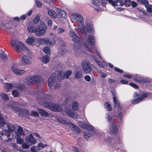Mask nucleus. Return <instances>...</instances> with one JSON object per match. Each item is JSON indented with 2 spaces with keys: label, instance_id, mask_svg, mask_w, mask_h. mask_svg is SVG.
I'll return each instance as SVG.
<instances>
[{
  "label": "nucleus",
  "instance_id": "nucleus-1",
  "mask_svg": "<svg viewBox=\"0 0 152 152\" xmlns=\"http://www.w3.org/2000/svg\"><path fill=\"white\" fill-rule=\"evenodd\" d=\"M7 127L8 130L7 129H3L2 132H1L0 134L2 136L1 139L6 144L11 145L14 142V138L10 137V132H12L14 131L16 128V126L12 124L8 123L7 124Z\"/></svg>",
  "mask_w": 152,
  "mask_h": 152
},
{
  "label": "nucleus",
  "instance_id": "nucleus-2",
  "mask_svg": "<svg viewBox=\"0 0 152 152\" xmlns=\"http://www.w3.org/2000/svg\"><path fill=\"white\" fill-rule=\"evenodd\" d=\"M42 96L41 99H38V100L40 104H43L44 106L48 107L51 110L55 111H60L62 109L61 106L58 105L54 104H50L46 102L45 101H47L48 95L45 94L44 93H42Z\"/></svg>",
  "mask_w": 152,
  "mask_h": 152
},
{
  "label": "nucleus",
  "instance_id": "nucleus-3",
  "mask_svg": "<svg viewBox=\"0 0 152 152\" xmlns=\"http://www.w3.org/2000/svg\"><path fill=\"white\" fill-rule=\"evenodd\" d=\"M28 55H24L21 58L22 62L25 65H29L32 63V54L31 51L27 48H24V51Z\"/></svg>",
  "mask_w": 152,
  "mask_h": 152
},
{
  "label": "nucleus",
  "instance_id": "nucleus-4",
  "mask_svg": "<svg viewBox=\"0 0 152 152\" xmlns=\"http://www.w3.org/2000/svg\"><path fill=\"white\" fill-rule=\"evenodd\" d=\"M87 28L85 26H83L82 28L79 27V26H77L76 27V29L77 31L80 33L85 34L86 31L93 33L94 31L93 27L91 24L86 23Z\"/></svg>",
  "mask_w": 152,
  "mask_h": 152
},
{
  "label": "nucleus",
  "instance_id": "nucleus-5",
  "mask_svg": "<svg viewBox=\"0 0 152 152\" xmlns=\"http://www.w3.org/2000/svg\"><path fill=\"white\" fill-rule=\"evenodd\" d=\"M12 48H14L17 52H20L21 50L24 51V48H27L23 43L17 40H12L10 42Z\"/></svg>",
  "mask_w": 152,
  "mask_h": 152
},
{
  "label": "nucleus",
  "instance_id": "nucleus-6",
  "mask_svg": "<svg viewBox=\"0 0 152 152\" xmlns=\"http://www.w3.org/2000/svg\"><path fill=\"white\" fill-rule=\"evenodd\" d=\"M71 20L73 23H80L82 25L83 21V16L78 13L72 14L70 16Z\"/></svg>",
  "mask_w": 152,
  "mask_h": 152
},
{
  "label": "nucleus",
  "instance_id": "nucleus-7",
  "mask_svg": "<svg viewBox=\"0 0 152 152\" xmlns=\"http://www.w3.org/2000/svg\"><path fill=\"white\" fill-rule=\"evenodd\" d=\"M11 69L12 72L17 75H22L26 72V71L24 70L19 69L17 67V64L16 63L13 62L12 64Z\"/></svg>",
  "mask_w": 152,
  "mask_h": 152
},
{
  "label": "nucleus",
  "instance_id": "nucleus-8",
  "mask_svg": "<svg viewBox=\"0 0 152 152\" xmlns=\"http://www.w3.org/2000/svg\"><path fill=\"white\" fill-rule=\"evenodd\" d=\"M82 66L83 72L88 74L90 72L91 70V64L87 60L83 61L82 62Z\"/></svg>",
  "mask_w": 152,
  "mask_h": 152
},
{
  "label": "nucleus",
  "instance_id": "nucleus-9",
  "mask_svg": "<svg viewBox=\"0 0 152 152\" xmlns=\"http://www.w3.org/2000/svg\"><path fill=\"white\" fill-rule=\"evenodd\" d=\"M109 132L115 136L118 135L119 130L117 126L113 122L111 123L108 126Z\"/></svg>",
  "mask_w": 152,
  "mask_h": 152
},
{
  "label": "nucleus",
  "instance_id": "nucleus-10",
  "mask_svg": "<svg viewBox=\"0 0 152 152\" xmlns=\"http://www.w3.org/2000/svg\"><path fill=\"white\" fill-rule=\"evenodd\" d=\"M8 107L13 110L16 113L18 114L21 117H22L26 113V110L15 107L12 103H10L8 105Z\"/></svg>",
  "mask_w": 152,
  "mask_h": 152
},
{
  "label": "nucleus",
  "instance_id": "nucleus-11",
  "mask_svg": "<svg viewBox=\"0 0 152 152\" xmlns=\"http://www.w3.org/2000/svg\"><path fill=\"white\" fill-rule=\"evenodd\" d=\"M46 29L47 28L45 24L43 23H42L41 25L37 28L36 35L38 36L44 35Z\"/></svg>",
  "mask_w": 152,
  "mask_h": 152
},
{
  "label": "nucleus",
  "instance_id": "nucleus-12",
  "mask_svg": "<svg viewBox=\"0 0 152 152\" xmlns=\"http://www.w3.org/2000/svg\"><path fill=\"white\" fill-rule=\"evenodd\" d=\"M69 35V37L72 38V41L74 42L75 43H79L80 40V38L73 30H70Z\"/></svg>",
  "mask_w": 152,
  "mask_h": 152
},
{
  "label": "nucleus",
  "instance_id": "nucleus-13",
  "mask_svg": "<svg viewBox=\"0 0 152 152\" xmlns=\"http://www.w3.org/2000/svg\"><path fill=\"white\" fill-rule=\"evenodd\" d=\"M72 71L67 70L64 73L61 71L58 72L57 77L59 79H63L64 78H68L69 76L71 74Z\"/></svg>",
  "mask_w": 152,
  "mask_h": 152
},
{
  "label": "nucleus",
  "instance_id": "nucleus-14",
  "mask_svg": "<svg viewBox=\"0 0 152 152\" xmlns=\"http://www.w3.org/2000/svg\"><path fill=\"white\" fill-rule=\"evenodd\" d=\"M74 77L76 79H79L82 77L83 73L80 68L78 67L75 68L73 71Z\"/></svg>",
  "mask_w": 152,
  "mask_h": 152
},
{
  "label": "nucleus",
  "instance_id": "nucleus-15",
  "mask_svg": "<svg viewBox=\"0 0 152 152\" xmlns=\"http://www.w3.org/2000/svg\"><path fill=\"white\" fill-rule=\"evenodd\" d=\"M58 121H59V122L62 123V124H66V121L63 120L61 118H59L58 119ZM67 124H68V125L71 128H73L74 129L75 131H76L77 133H79L80 132V129L78 128L73 123H71V122H69L68 123H67Z\"/></svg>",
  "mask_w": 152,
  "mask_h": 152
},
{
  "label": "nucleus",
  "instance_id": "nucleus-16",
  "mask_svg": "<svg viewBox=\"0 0 152 152\" xmlns=\"http://www.w3.org/2000/svg\"><path fill=\"white\" fill-rule=\"evenodd\" d=\"M65 112L69 116L73 118L76 119L78 117L77 113L75 112L72 111L71 109H66Z\"/></svg>",
  "mask_w": 152,
  "mask_h": 152
},
{
  "label": "nucleus",
  "instance_id": "nucleus-17",
  "mask_svg": "<svg viewBox=\"0 0 152 152\" xmlns=\"http://www.w3.org/2000/svg\"><path fill=\"white\" fill-rule=\"evenodd\" d=\"M26 142L27 143H31V144H34L36 142L37 140L34 138L32 134H30L29 135L27 136L25 139Z\"/></svg>",
  "mask_w": 152,
  "mask_h": 152
},
{
  "label": "nucleus",
  "instance_id": "nucleus-18",
  "mask_svg": "<svg viewBox=\"0 0 152 152\" xmlns=\"http://www.w3.org/2000/svg\"><path fill=\"white\" fill-rule=\"evenodd\" d=\"M56 76L55 74H52L49 78L48 81V85L49 87L53 86L56 80Z\"/></svg>",
  "mask_w": 152,
  "mask_h": 152
},
{
  "label": "nucleus",
  "instance_id": "nucleus-19",
  "mask_svg": "<svg viewBox=\"0 0 152 152\" xmlns=\"http://www.w3.org/2000/svg\"><path fill=\"white\" fill-rule=\"evenodd\" d=\"M15 83H6L4 84V88L5 91L7 92H8L10 91V89L12 88H15Z\"/></svg>",
  "mask_w": 152,
  "mask_h": 152
},
{
  "label": "nucleus",
  "instance_id": "nucleus-20",
  "mask_svg": "<svg viewBox=\"0 0 152 152\" xmlns=\"http://www.w3.org/2000/svg\"><path fill=\"white\" fill-rule=\"evenodd\" d=\"M26 43L28 45L34 46L36 44V41L35 38L33 37H28L26 41Z\"/></svg>",
  "mask_w": 152,
  "mask_h": 152
},
{
  "label": "nucleus",
  "instance_id": "nucleus-21",
  "mask_svg": "<svg viewBox=\"0 0 152 152\" xmlns=\"http://www.w3.org/2000/svg\"><path fill=\"white\" fill-rule=\"evenodd\" d=\"M114 102V107L115 109L117 110H121L120 106V103L118 99L114 96L113 98Z\"/></svg>",
  "mask_w": 152,
  "mask_h": 152
},
{
  "label": "nucleus",
  "instance_id": "nucleus-22",
  "mask_svg": "<svg viewBox=\"0 0 152 152\" xmlns=\"http://www.w3.org/2000/svg\"><path fill=\"white\" fill-rule=\"evenodd\" d=\"M56 11L59 16L62 18H65L66 16V14L65 11L61 8H56Z\"/></svg>",
  "mask_w": 152,
  "mask_h": 152
},
{
  "label": "nucleus",
  "instance_id": "nucleus-23",
  "mask_svg": "<svg viewBox=\"0 0 152 152\" xmlns=\"http://www.w3.org/2000/svg\"><path fill=\"white\" fill-rule=\"evenodd\" d=\"M15 134L17 137H20L21 136L25 135L22 128L19 126H18L17 131L15 132Z\"/></svg>",
  "mask_w": 152,
  "mask_h": 152
},
{
  "label": "nucleus",
  "instance_id": "nucleus-24",
  "mask_svg": "<svg viewBox=\"0 0 152 152\" xmlns=\"http://www.w3.org/2000/svg\"><path fill=\"white\" fill-rule=\"evenodd\" d=\"M9 55L7 54L4 51H3L0 53V58L2 60L5 62L9 59Z\"/></svg>",
  "mask_w": 152,
  "mask_h": 152
},
{
  "label": "nucleus",
  "instance_id": "nucleus-25",
  "mask_svg": "<svg viewBox=\"0 0 152 152\" xmlns=\"http://www.w3.org/2000/svg\"><path fill=\"white\" fill-rule=\"evenodd\" d=\"M84 137L86 140H89L93 138V135L88 131H85L84 132Z\"/></svg>",
  "mask_w": 152,
  "mask_h": 152
},
{
  "label": "nucleus",
  "instance_id": "nucleus-26",
  "mask_svg": "<svg viewBox=\"0 0 152 152\" xmlns=\"http://www.w3.org/2000/svg\"><path fill=\"white\" fill-rule=\"evenodd\" d=\"M88 43L91 45H94L95 44V39L94 37L92 34L89 35L88 38Z\"/></svg>",
  "mask_w": 152,
  "mask_h": 152
},
{
  "label": "nucleus",
  "instance_id": "nucleus-27",
  "mask_svg": "<svg viewBox=\"0 0 152 152\" xmlns=\"http://www.w3.org/2000/svg\"><path fill=\"white\" fill-rule=\"evenodd\" d=\"M53 30H56L57 33L59 34H62L65 31L64 29L56 26H54Z\"/></svg>",
  "mask_w": 152,
  "mask_h": 152
},
{
  "label": "nucleus",
  "instance_id": "nucleus-28",
  "mask_svg": "<svg viewBox=\"0 0 152 152\" xmlns=\"http://www.w3.org/2000/svg\"><path fill=\"white\" fill-rule=\"evenodd\" d=\"M25 86L24 84L19 83L15 85V88H17L20 90H22L24 89Z\"/></svg>",
  "mask_w": 152,
  "mask_h": 152
},
{
  "label": "nucleus",
  "instance_id": "nucleus-29",
  "mask_svg": "<svg viewBox=\"0 0 152 152\" xmlns=\"http://www.w3.org/2000/svg\"><path fill=\"white\" fill-rule=\"evenodd\" d=\"M33 81L32 77H29L25 79L24 83L26 85H30L33 83Z\"/></svg>",
  "mask_w": 152,
  "mask_h": 152
},
{
  "label": "nucleus",
  "instance_id": "nucleus-30",
  "mask_svg": "<svg viewBox=\"0 0 152 152\" xmlns=\"http://www.w3.org/2000/svg\"><path fill=\"white\" fill-rule=\"evenodd\" d=\"M37 28L33 26H30L28 27L27 30L30 33H35V34Z\"/></svg>",
  "mask_w": 152,
  "mask_h": 152
},
{
  "label": "nucleus",
  "instance_id": "nucleus-31",
  "mask_svg": "<svg viewBox=\"0 0 152 152\" xmlns=\"http://www.w3.org/2000/svg\"><path fill=\"white\" fill-rule=\"evenodd\" d=\"M48 13L50 16L53 18H56L57 17V15L56 12L52 10H49L48 11Z\"/></svg>",
  "mask_w": 152,
  "mask_h": 152
},
{
  "label": "nucleus",
  "instance_id": "nucleus-32",
  "mask_svg": "<svg viewBox=\"0 0 152 152\" xmlns=\"http://www.w3.org/2000/svg\"><path fill=\"white\" fill-rule=\"evenodd\" d=\"M39 113L41 115L44 116H49V114L44 110L39 108L37 110Z\"/></svg>",
  "mask_w": 152,
  "mask_h": 152
},
{
  "label": "nucleus",
  "instance_id": "nucleus-33",
  "mask_svg": "<svg viewBox=\"0 0 152 152\" xmlns=\"http://www.w3.org/2000/svg\"><path fill=\"white\" fill-rule=\"evenodd\" d=\"M41 61L45 64L47 63L49 61L50 58L48 55H46L40 58Z\"/></svg>",
  "mask_w": 152,
  "mask_h": 152
},
{
  "label": "nucleus",
  "instance_id": "nucleus-34",
  "mask_svg": "<svg viewBox=\"0 0 152 152\" xmlns=\"http://www.w3.org/2000/svg\"><path fill=\"white\" fill-rule=\"evenodd\" d=\"M5 123L6 121L4 119L2 114L0 112V128L3 126Z\"/></svg>",
  "mask_w": 152,
  "mask_h": 152
},
{
  "label": "nucleus",
  "instance_id": "nucleus-35",
  "mask_svg": "<svg viewBox=\"0 0 152 152\" xmlns=\"http://www.w3.org/2000/svg\"><path fill=\"white\" fill-rule=\"evenodd\" d=\"M32 80H33V83H38L41 80V78L40 77L37 75L32 76Z\"/></svg>",
  "mask_w": 152,
  "mask_h": 152
},
{
  "label": "nucleus",
  "instance_id": "nucleus-36",
  "mask_svg": "<svg viewBox=\"0 0 152 152\" xmlns=\"http://www.w3.org/2000/svg\"><path fill=\"white\" fill-rule=\"evenodd\" d=\"M47 45H53L55 44L56 41L53 39H48Z\"/></svg>",
  "mask_w": 152,
  "mask_h": 152
},
{
  "label": "nucleus",
  "instance_id": "nucleus-37",
  "mask_svg": "<svg viewBox=\"0 0 152 152\" xmlns=\"http://www.w3.org/2000/svg\"><path fill=\"white\" fill-rule=\"evenodd\" d=\"M39 43L47 45L48 41V38H39L38 39Z\"/></svg>",
  "mask_w": 152,
  "mask_h": 152
},
{
  "label": "nucleus",
  "instance_id": "nucleus-38",
  "mask_svg": "<svg viewBox=\"0 0 152 152\" xmlns=\"http://www.w3.org/2000/svg\"><path fill=\"white\" fill-rule=\"evenodd\" d=\"M1 97L4 101H7L9 99V97L7 94L4 93H1L0 95Z\"/></svg>",
  "mask_w": 152,
  "mask_h": 152
},
{
  "label": "nucleus",
  "instance_id": "nucleus-39",
  "mask_svg": "<svg viewBox=\"0 0 152 152\" xmlns=\"http://www.w3.org/2000/svg\"><path fill=\"white\" fill-rule=\"evenodd\" d=\"M137 1L139 4L145 5V7L149 4V2L147 0H137Z\"/></svg>",
  "mask_w": 152,
  "mask_h": 152
},
{
  "label": "nucleus",
  "instance_id": "nucleus-40",
  "mask_svg": "<svg viewBox=\"0 0 152 152\" xmlns=\"http://www.w3.org/2000/svg\"><path fill=\"white\" fill-rule=\"evenodd\" d=\"M142 77L140 75H137L136 77L134 78V80L139 83H141L142 82Z\"/></svg>",
  "mask_w": 152,
  "mask_h": 152
},
{
  "label": "nucleus",
  "instance_id": "nucleus-41",
  "mask_svg": "<svg viewBox=\"0 0 152 152\" xmlns=\"http://www.w3.org/2000/svg\"><path fill=\"white\" fill-rule=\"evenodd\" d=\"M104 106L108 111H111L112 109L111 105L108 102H106L104 104Z\"/></svg>",
  "mask_w": 152,
  "mask_h": 152
},
{
  "label": "nucleus",
  "instance_id": "nucleus-42",
  "mask_svg": "<svg viewBox=\"0 0 152 152\" xmlns=\"http://www.w3.org/2000/svg\"><path fill=\"white\" fill-rule=\"evenodd\" d=\"M143 99V98L141 97H139L135 99H133L132 102V103L134 104H136L138 103L140 101H142Z\"/></svg>",
  "mask_w": 152,
  "mask_h": 152
},
{
  "label": "nucleus",
  "instance_id": "nucleus-43",
  "mask_svg": "<svg viewBox=\"0 0 152 152\" xmlns=\"http://www.w3.org/2000/svg\"><path fill=\"white\" fill-rule=\"evenodd\" d=\"M12 93L13 96L15 97H18L20 95L19 91L16 90H13Z\"/></svg>",
  "mask_w": 152,
  "mask_h": 152
},
{
  "label": "nucleus",
  "instance_id": "nucleus-44",
  "mask_svg": "<svg viewBox=\"0 0 152 152\" xmlns=\"http://www.w3.org/2000/svg\"><path fill=\"white\" fill-rule=\"evenodd\" d=\"M78 107V103L75 101L73 102L72 105V107L73 109L75 110H77Z\"/></svg>",
  "mask_w": 152,
  "mask_h": 152
},
{
  "label": "nucleus",
  "instance_id": "nucleus-45",
  "mask_svg": "<svg viewBox=\"0 0 152 152\" xmlns=\"http://www.w3.org/2000/svg\"><path fill=\"white\" fill-rule=\"evenodd\" d=\"M106 118L107 121L109 122H112V123L113 121H112L113 120V119L112 117L110 116V115L109 114H106Z\"/></svg>",
  "mask_w": 152,
  "mask_h": 152
},
{
  "label": "nucleus",
  "instance_id": "nucleus-46",
  "mask_svg": "<svg viewBox=\"0 0 152 152\" xmlns=\"http://www.w3.org/2000/svg\"><path fill=\"white\" fill-rule=\"evenodd\" d=\"M78 124L79 126L82 128L84 129L86 124L83 121H79L78 122Z\"/></svg>",
  "mask_w": 152,
  "mask_h": 152
},
{
  "label": "nucleus",
  "instance_id": "nucleus-47",
  "mask_svg": "<svg viewBox=\"0 0 152 152\" xmlns=\"http://www.w3.org/2000/svg\"><path fill=\"white\" fill-rule=\"evenodd\" d=\"M44 52L46 54H50V48L48 47H45L43 48Z\"/></svg>",
  "mask_w": 152,
  "mask_h": 152
},
{
  "label": "nucleus",
  "instance_id": "nucleus-48",
  "mask_svg": "<svg viewBox=\"0 0 152 152\" xmlns=\"http://www.w3.org/2000/svg\"><path fill=\"white\" fill-rule=\"evenodd\" d=\"M115 114H114L113 117L118 118V116L120 119V120L121 121H122V118H123V115L122 114V113L121 112L119 113H118V115H117L116 114H115Z\"/></svg>",
  "mask_w": 152,
  "mask_h": 152
},
{
  "label": "nucleus",
  "instance_id": "nucleus-49",
  "mask_svg": "<svg viewBox=\"0 0 152 152\" xmlns=\"http://www.w3.org/2000/svg\"><path fill=\"white\" fill-rule=\"evenodd\" d=\"M148 12L152 13V5L148 4L145 7Z\"/></svg>",
  "mask_w": 152,
  "mask_h": 152
},
{
  "label": "nucleus",
  "instance_id": "nucleus-50",
  "mask_svg": "<svg viewBox=\"0 0 152 152\" xmlns=\"http://www.w3.org/2000/svg\"><path fill=\"white\" fill-rule=\"evenodd\" d=\"M132 4V1L129 0H125L124 2V5L126 7H129Z\"/></svg>",
  "mask_w": 152,
  "mask_h": 152
},
{
  "label": "nucleus",
  "instance_id": "nucleus-51",
  "mask_svg": "<svg viewBox=\"0 0 152 152\" xmlns=\"http://www.w3.org/2000/svg\"><path fill=\"white\" fill-rule=\"evenodd\" d=\"M40 150L39 148H37L35 146H32L31 148V152H37Z\"/></svg>",
  "mask_w": 152,
  "mask_h": 152
},
{
  "label": "nucleus",
  "instance_id": "nucleus-52",
  "mask_svg": "<svg viewBox=\"0 0 152 152\" xmlns=\"http://www.w3.org/2000/svg\"><path fill=\"white\" fill-rule=\"evenodd\" d=\"M87 129L90 131L94 130V128L91 126L86 124V126L84 129Z\"/></svg>",
  "mask_w": 152,
  "mask_h": 152
},
{
  "label": "nucleus",
  "instance_id": "nucleus-53",
  "mask_svg": "<svg viewBox=\"0 0 152 152\" xmlns=\"http://www.w3.org/2000/svg\"><path fill=\"white\" fill-rule=\"evenodd\" d=\"M17 143L18 144H21L23 142V140L20 137H17Z\"/></svg>",
  "mask_w": 152,
  "mask_h": 152
},
{
  "label": "nucleus",
  "instance_id": "nucleus-54",
  "mask_svg": "<svg viewBox=\"0 0 152 152\" xmlns=\"http://www.w3.org/2000/svg\"><path fill=\"white\" fill-rule=\"evenodd\" d=\"M109 3L111 4L114 7H116L118 5L115 3V0L113 1V0H107Z\"/></svg>",
  "mask_w": 152,
  "mask_h": 152
},
{
  "label": "nucleus",
  "instance_id": "nucleus-55",
  "mask_svg": "<svg viewBox=\"0 0 152 152\" xmlns=\"http://www.w3.org/2000/svg\"><path fill=\"white\" fill-rule=\"evenodd\" d=\"M65 101L66 102V103L69 104L72 102V98L69 97H67L66 98Z\"/></svg>",
  "mask_w": 152,
  "mask_h": 152
},
{
  "label": "nucleus",
  "instance_id": "nucleus-56",
  "mask_svg": "<svg viewBox=\"0 0 152 152\" xmlns=\"http://www.w3.org/2000/svg\"><path fill=\"white\" fill-rule=\"evenodd\" d=\"M94 58L95 61L98 64V65L99 66L103 68L104 67V65L102 64L96 58H95L94 57Z\"/></svg>",
  "mask_w": 152,
  "mask_h": 152
},
{
  "label": "nucleus",
  "instance_id": "nucleus-57",
  "mask_svg": "<svg viewBox=\"0 0 152 152\" xmlns=\"http://www.w3.org/2000/svg\"><path fill=\"white\" fill-rule=\"evenodd\" d=\"M31 115L34 117L38 116L39 115L38 113L36 111H31Z\"/></svg>",
  "mask_w": 152,
  "mask_h": 152
},
{
  "label": "nucleus",
  "instance_id": "nucleus-58",
  "mask_svg": "<svg viewBox=\"0 0 152 152\" xmlns=\"http://www.w3.org/2000/svg\"><path fill=\"white\" fill-rule=\"evenodd\" d=\"M105 141L108 143H110L112 141V139L110 136H107L105 138Z\"/></svg>",
  "mask_w": 152,
  "mask_h": 152
},
{
  "label": "nucleus",
  "instance_id": "nucleus-59",
  "mask_svg": "<svg viewBox=\"0 0 152 152\" xmlns=\"http://www.w3.org/2000/svg\"><path fill=\"white\" fill-rule=\"evenodd\" d=\"M92 3L94 6H97L99 4V2L98 0H92Z\"/></svg>",
  "mask_w": 152,
  "mask_h": 152
},
{
  "label": "nucleus",
  "instance_id": "nucleus-60",
  "mask_svg": "<svg viewBox=\"0 0 152 152\" xmlns=\"http://www.w3.org/2000/svg\"><path fill=\"white\" fill-rule=\"evenodd\" d=\"M99 73L100 76L103 78H105L107 75V74L101 72H99Z\"/></svg>",
  "mask_w": 152,
  "mask_h": 152
},
{
  "label": "nucleus",
  "instance_id": "nucleus-61",
  "mask_svg": "<svg viewBox=\"0 0 152 152\" xmlns=\"http://www.w3.org/2000/svg\"><path fill=\"white\" fill-rule=\"evenodd\" d=\"M35 3L36 6L39 7L40 8L42 7V4L39 1L35 0Z\"/></svg>",
  "mask_w": 152,
  "mask_h": 152
},
{
  "label": "nucleus",
  "instance_id": "nucleus-62",
  "mask_svg": "<svg viewBox=\"0 0 152 152\" xmlns=\"http://www.w3.org/2000/svg\"><path fill=\"white\" fill-rule=\"evenodd\" d=\"M123 0H115V3L117 4V3H120V5L121 6L124 4V3L123 1Z\"/></svg>",
  "mask_w": 152,
  "mask_h": 152
},
{
  "label": "nucleus",
  "instance_id": "nucleus-63",
  "mask_svg": "<svg viewBox=\"0 0 152 152\" xmlns=\"http://www.w3.org/2000/svg\"><path fill=\"white\" fill-rule=\"evenodd\" d=\"M61 86V85L59 83H56L54 86V88L55 90H56L59 88Z\"/></svg>",
  "mask_w": 152,
  "mask_h": 152
},
{
  "label": "nucleus",
  "instance_id": "nucleus-64",
  "mask_svg": "<svg viewBox=\"0 0 152 152\" xmlns=\"http://www.w3.org/2000/svg\"><path fill=\"white\" fill-rule=\"evenodd\" d=\"M1 26L6 29H9L10 28L9 24L7 23L5 24L3 23H1Z\"/></svg>",
  "mask_w": 152,
  "mask_h": 152
}]
</instances>
